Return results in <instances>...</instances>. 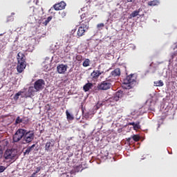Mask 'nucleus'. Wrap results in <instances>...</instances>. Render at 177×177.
<instances>
[{
	"label": "nucleus",
	"instance_id": "nucleus-27",
	"mask_svg": "<svg viewBox=\"0 0 177 177\" xmlns=\"http://www.w3.org/2000/svg\"><path fill=\"white\" fill-rule=\"evenodd\" d=\"M21 93H23V91H19L18 93H17L14 96V100H19V97L21 96Z\"/></svg>",
	"mask_w": 177,
	"mask_h": 177
},
{
	"label": "nucleus",
	"instance_id": "nucleus-3",
	"mask_svg": "<svg viewBox=\"0 0 177 177\" xmlns=\"http://www.w3.org/2000/svg\"><path fill=\"white\" fill-rule=\"evenodd\" d=\"M123 84L126 85V89H131L133 86V84H136V77L134 74L127 76L123 80Z\"/></svg>",
	"mask_w": 177,
	"mask_h": 177
},
{
	"label": "nucleus",
	"instance_id": "nucleus-34",
	"mask_svg": "<svg viewBox=\"0 0 177 177\" xmlns=\"http://www.w3.org/2000/svg\"><path fill=\"white\" fill-rule=\"evenodd\" d=\"M103 27H104V24H103V23L98 24L97 25V28H103Z\"/></svg>",
	"mask_w": 177,
	"mask_h": 177
},
{
	"label": "nucleus",
	"instance_id": "nucleus-5",
	"mask_svg": "<svg viewBox=\"0 0 177 177\" xmlns=\"http://www.w3.org/2000/svg\"><path fill=\"white\" fill-rule=\"evenodd\" d=\"M35 135L34 131H27L25 129V133L23 138V144L28 145V143H31L32 140H34Z\"/></svg>",
	"mask_w": 177,
	"mask_h": 177
},
{
	"label": "nucleus",
	"instance_id": "nucleus-23",
	"mask_svg": "<svg viewBox=\"0 0 177 177\" xmlns=\"http://www.w3.org/2000/svg\"><path fill=\"white\" fill-rule=\"evenodd\" d=\"M35 172L32 174V176L30 177H35V176L37 175V174H38V172H39L41 171V169H42V167L39 166L37 167H35Z\"/></svg>",
	"mask_w": 177,
	"mask_h": 177
},
{
	"label": "nucleus",
	"instance_id": "nucleus-31",
	"mask_svg": "<svg viewBox=\"0 0 177 177\" xmlns=\"http://www.w3.org/2000/svg\"><path fill=\"white\" fill-rule=\"evenodd\" d=\"M52 19H53V17H52V16L48 17V18H47L46 20L43 23V24H44L45 26H47V25H48V23H49V21H50V20H52Z\"/></svg>",
	"mask_w": 177,
	"mask_h": 177
},
{
	"label": "nucleus",
	"instance_id": "nucleus-14",
	"mask_svg": "<svg viewBox=\"0 0 177 177\" xmlns=\"http://www.w3.org/2000/svg\"><path fill=\"white\" fill-rule=\"evenodd\" d=\"M82 21H91V17L88 12H84L80 16Z\"/></svg>",
	"mask_w": 177,
	"mask_h": 177
},
{
	"label": "nucleus",
	"instance_id": "nucleus-8",
	"mask_svg": "<svg viewBox=\"0 0 177 177\" xmlns=\"http://www.w3.org/2000/svg\"><path fill=\"white\" fill-rule=\"evenodd\" d=\"M124 97V91H118L115 93V95L109 99L111 102H118L120 99Z\"/></svg>",
	"mask_w": 177,
	"mask_h": 177
},
{
	"label": "nucleus",
	"instance_id": "nucleus-21",
	"mask_svg": "<svg viewBox=\"0 0 177 177\" xmlns=\"http://www.w3.org/2000/svg\"><path fill=\"white\" fill-rule=\"evenodd\" d=\"M160 3V1L158 0H153L149 2H148V6H157Z\"/></svg>",
	"mask_w": 177,
	"mask_h": 177
},
{
	"label": "nucleus",
	"instance_id": "nucleus-38",
	"mask_svg": "<svg viewBox=\"0 0 177 177\" xmlns=\"http://www.w3.org/2000/svg\"><path fill=\"white\" fill-rule=\"evenodd\" d=\"M136 124V123H135V122H129V123H128V125H132L133 127H134Z\"/></svg>",
	"mask_w": 177,
	"mask_h": 177
},
{
	"label": "nucleus",
	"instance_id": "nucleus-39",
	"mask_svg": "<svg viewBox=\"0 0 177 177\" xmlns=\"http://www.w3.org/2000/svg\"><path fill=\"white\" fill-rule=\"evenodd\" d=\"M136 0H127V2H135Z\"/></svg>",
	"mask_w": 177,
	"mask_h": 177
},
{
	"label": "nucleus",
	"instance_id": "nucleus-19",
	"mask_svg": "<svg viewBox=\"0 0 177 177\" xmlns=\"http://www.w3.org/2000/svg\"><path fill=\"white\" fill-rule=\"evenodd\" d=\"M93 84L92 83H87L83 86L84 92H88L90 89H92Z\"/></svg>",
	"mask_w": 177,
	"mask_h": 177
},
{
	"label": "nucleus",
	"instance_id": "nucleus-7",
	"mask_svg": "<svg viewBox=\"0 0 177 177\" xmlns=\"http://www.w3.org/2000/svg\"><path fill=\"white\" fill-rule=\"evenodd\" d=\"M15 157H16V153H13V151L10 149H7L3 155L5 160H8L9 161L15 160Z\"/></svg>",
	"mask_w": 177,
	"mask_h": 177
},
{
	"label": "nucleus",
	"instance_id": "nucleus-12",
	"mask_svg": "<svg viewBox=\"0 0 177 177\" xmlns=\"http://www.w3.org/2000/svg\"><path fill=\"white\" fill-rule=\"evenodd\" d=\"M87 30L88 29L82 26H80L77 32V38H80V37H84V35H85V32H86Z\"/></svg>",
	"mask_w": 177,
	"mask_h": 177
},
{
	"label": "nucleus",
	"instance_id": "nucleus-4",
	"mask_svg": "<svg viewBox=\"0 0 177 177\" xmlns=\"http://www.w3.org/2000/svg\"><path fill=\"white\" fill-rule=\"evenodd\" d=\"M24 133H26V129H19L12 136V142L13 143H19L21 139L24 138Z\"/></svg>",
	"mask_w": 177,
	"mask_h": 177
},
{
	"label": "nucleus",
	"instance_id": "nucleus-40",
	"mask_svg": "<svg viewBox=\"0 0 177 177\" xmlns=\"http://www.w3.org/2000/svg\"><path fill=\"white\" fill-rule=\"evenodd\" d=\"M131 138H129L128 139H127V142H131Z\"/></svg>",
	"mask_w": 177,
	"mask_h": 177
},
{
	"label": "nucleus",
	"instance_id": "nucleus-9",
	"mask_svg": "<svg viewBox=\"0 0 177 177\" xmlns=\"http://www.w3.org/2000/svg\"><path fill=\"white\" fill-rule=\"evenodd\" d=\"M66 6H67V4L64 1H62L58 3H55L53 6V8L55 10H63L64 9H66Z\"/></svg>",
	"mask_w": 177,
	"mask_h": 177
},
{
	"label": "nucleus",
	"instance_id": "nucleus-18",
	"mask_svg": "<svg viewBox=\"0 0 177 177\" xmlns=\"http://www.w3.org/2000/svg\"><path fill=\"white\" fill-rule=\"evenodd\" d=\"M89 21H82L80 27L86 28V30H89Z\"/></svg>",
	"mask_w": 177,
	"mask_h": 177
},
{
	"label": "nucleus",
	"instance_id": "nucleus-20",
	"mask_svg": "<svg viewBox=\"0 0 177 177\" xmlns=\"http://www.w3.org/2000/svg\"><path fill=\"white\" fill-rule=\"evenodd\" d=\"M34 147H35V144H33L32 146L28 147L26 150L24 152V154H30V153H31V151H32V149H34Z\"/></svg>",
	"mask_w": 177,
	"mask_h": 177
},
{
	"label": "nucleus",
	"instance_id": "nucleus-22",
	"mask_svg": "<svg viewBox=\"0 0 177 177\" xmlns=\"http://www.w3.org/2000/svg\"><path fill=\"white\" fill-rule=\"evenodd\" d=\"M66 115L67 120H69V121H73V120H74V116L70 114V112H68V110L66 111Z\"/></svg>",
	"mask_w": 177,
	"mask_h": 177
},
{
	"label": "nucleus",
	"instance_id": "nucleus-26",
	"mask_svg": "<svg viewBox=\"0 0 177 177\" xmlns=\"http://www.w3.org/2000/svg\"><path fill=\"white\" fill-rule=\"evenodd\" d=\"M28 92V95L31 96L32 95H34V93H35V90H34V87L31 86V87H29Z\"/></svg>",
	"mask_w": 177,
	"mask_h": 177
},
{
	"label": "nucleus",
	"instance_id": "nucleus-28",
	"mask_svg": "<svg viewBox=\"0 0 177 177\" xmlns=\"http://www.w3.org/2000/svg\"><path fill=\"white\" fill-rule=\"evenodd\" d=\"M133 129L134 131H138V129H140V122H138L134 124Z\"/></svg>",
	"mask_w": 177,
	"mask_h": 177
},
{
	"label": "nucleus",
	"instance_id": "nucleus-25",
	"mask_svg": "<svg viewBox=\"0 0 177 177\" xmlns=\"http://www.w3.org/2000/svg\"><path fill=\"white\" fill-rule=\"evenodd\" d=\"M89 64H91V60L86 59L83 62V67H88Z\"/></svg>",
	"mask_w": 177,
	"mask_h": 177
},
{
	"label": "nucleus",
	"instance_id": "nucleus-6",
	"mask_svg": "<svg viewBox=\"0 0 177 177\" xmlns=\"http://www.w3.org/2000/svg\"><path fill=\"white\" fill-rule=\"evenodd\" d=\"M44 88H45V81L44 80L39 79L34 83V88L36 92L42 91Z\"/></svg>",
	"mask_w": 177,
	"mask_h": 177
},
{
	"label": "nucleus",
	"instance_id": "nucleus-35",
	"mask_svg": "<svg viewBox=\"0 0 177 177\" xmlns=\"http://www.w3.org/2000/svg\"><path fill=\"white\" fill-rule=\"evenodd\" d=\"M76 60H77V62H81L82 60V55H77L76 56Z\"/></svg>",
	"mask_w": 177,
	"mask_h": 177
},
{
	"label": "nucleus",
	"instance_id": "nucleus-33",
	"mask_svg": "<svg viewBox=\"0 0 177 177\" xmlns=\"http://www.w3.org/2000/svg\"><path fill=\"white\" fill-rule=\"evenodd\" d=\"M0 140V143H1ZM2 154H3V151L2 150V145H0V158H2Z\"/></svg>",
	"mask_w": 177,
	"mask_h": 177
},
{
	"label": "nucleus",
	"instance_id": "nucleus-29",
	"mask_svg": "<svg viewBox=\"0 0 177 177\" xmlns=\"http://www.w3.org/2000/svg\"><path fill=\"white\" fill-rule=\"evenodd\" d=\"M131 138L134 142H139L140 140V137L138 135H133Z\"/></svg>",
	"mask_w": 177,
	"mask_h": 177
},
{
	"label": "nucleus",
	"instance_id": "nucleus-11",
	"mask_svg": "<svg viewBox=\"0 0 177 177\" xmlns=\"http://www.w3.org/2000/svg\"><path fill=\"white\" fill-rule=\"evenodd\" d=\"M55 141L53 139L49 140L45 145V150L46 151H52V148L55 147Z\"/></svg>",
	"mask_w": 177,
	"mask_h": 177
},
{
	"label": "nucleus",
	"instance_id": "nucleus-41",
	"mask_svg": "<svg viewBox=\"0 0 177 177\" xmlns=\"http://www.w3.org/2000/svg\"><path fill=\"white\" fill-rule=\"evenodd\" d=\"M3 34H5V33L0 34V37H2L3 35Z\"/></svg>",
	"mask_w": 177,
	"mask_h": 177
},
{
	"label": "nucleus",
	"instance_id": "nucleus-10",
	"mask_svg": "<svg viewBox=\"0 0 177 177\" xmlns=\"http://www.w3.org/2000/svg\"><path fill=\"white\" fill-rule=\"evenodd\" d=\"M68 66L66 64H61L57 66V71L58 74H64L67 71Z\"/></svg>",
	"mask_w": 177,
	"mask_h": 177
},
{
	"label": "nucleus",
	"instance_id": "nucleus-37",
	"mask_svg": "<svg viewBox=\"0 0 177 177\" xmlns=\"http://www.w3.org/2000/svg\"><path fill=\"white\" fill-rule=\"evenodd\" d=\"M59 15H61L62 17H64L65 16H66V12L64 11L59 12Z\"/></svg>",
	"mask_w": 177,
	"mask_h": 177
},
{
	"label": "nucleus",
	"instance_id": "nucleus-32",
	"mask_svg": "<svg viewBox=\"0 0 177 177\" xmlns=\"http://www.w3.org/2000/svg\"><path fill=\"white\" fill-rule=\"evenodd\" d=\"M12 16H15V12H12L11 13V16H8V18H7V21H10V20L12 21H13L14 19L13 17H12Z\"/></svg>",
	"mask_w": 177,
	"mask_h": 177
},
{
	"label": "nucleus",
	"instance_id": "nucleus-15",
	"mask_svg": "<svg viewBox=\"0 0 177 177\" xmlns=\"http://www.w3.org/2000/svg\"><path fill=\"white\" fill-rule=\"evenodd\" d=\"M121 75V70L119 68H115L111 73V77H120Z\"/></svg>",
	"mask_w": 177,
	"mask_h": 177
},
{
	"label": "nucleus",
	"instance_id": "nucleus-1",
	"mask_svg": "<svg viewBox=\"0 0 177 177\" xmlns=\"http://www.w3.org/2000/svg\"><path fill=\"white\" fill-rule=\"evenodd\" d=\"M17 71L19 73H23L27 67V62H26V55L24 53L19 52L17 55Z\"/></svg>",
	"mask_w": 177,
	"mask_h": 177
},
{
	"label": "nucleus",
	"instance_id": "nucleus-13",
	"mask_svg": "<svg viewBox=\"0 0 177 177\" xmlns=\"http://www.w3.org/2000/svg\"><path fill=\"white\" fill-rule=\"evenodd\" d=\"M28 124V120H26V118H21L20 116H17V118L15 120V125H19V124Z\"/></svg>",
	"mask_w": 177,
	"mask_h": 177
},
{
	"label": "nucleus",
	"instance_id": "nucleus-2",
	"mask_svg": "<svg viewBox=\"0 0 177 177\" xmlns=\"http://www.w3.org/2000/svg\"><path fill=\"white\" fill-rule=\"evenodd\" d=\"M113 82H114V78L109 77L106 80L98 84L97 88L98 91H108L113 88Z\"/></svg>",
	"mask_w": 177,
	"mask_h": 177
},
{
	"label": "nucleus",
	"instance_id": "nucleus-16",
	"mask_svg": "<svg viewBox=\"0 0 177 177\" xmlns=\"http://www.w3.org/2000/svg\"><path fill=\"white\" fill-rule=\"evenodd\" d=\"M91 75L93 78L97 80V78H99V77L102 75V72L99 71H93V73H91Z\"/></svg>",
	"mask_w": 177,
	"mask_h": 177
},
{
	"label": "nucleus",
	"instance_id": "nucleus-30",
	"mask_svg": "<svg viewBox=\"0 0 177 177\" xmlns=\"http://www.w3.org/2000/svg\"><path fill=\"white\" fill-rule=\"evenodd\" d=\"M139 15V11L138 10H136V11H133L131 15V17H136V16H138Z\"/></svg>",
	"mask_w": 177,
	"mask_h": 177
},
{
	"label": "nucleus",
	"instance_id": "nucleus-24",
	"mask_svg": "<svg viewBox=\"0 0 177 177\" xmlns=\"http://www.w3.org/2000/svg\"><path fill=\"white\" fill-rule=\"evenodd\" d=\"M155 86H164L162 80L156 81L153 82Z\"/></svg>",
	"mask_w": 177,
	"mask_h": 177
},
{
	"label": "nucleus",
	"instance_id": "nucleus-36",
	"mask_svg": "<svg viewBox=\"0 0 177 177\" xmlns=\"http://www.w3.org/2000/svg\"><path fill=\"white\" fill-rule=\"evenodd\" d=\"M6 169V168L4 166H0V174L3 172Z\"/></svg>",
	"mask_w": 177,
	"mask_h": 177
},
{
	"label": "nucleus",
	"instance_id": "nucleus-17",
	"mask_svg": "<svg viewBox=\"0 0 177 177\" xmlns=\"http://www.w3.org/2000/svg\"><path fill=\"white\" fill-rule=\"evenodd\" d=\"M29 12H32V14H30V16H38V9L35 7H30L29 9Z\"/></svg>",
	"mask_w": 177,
	"mask_h": 177
}]
</instances>
